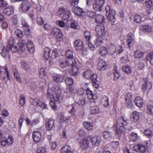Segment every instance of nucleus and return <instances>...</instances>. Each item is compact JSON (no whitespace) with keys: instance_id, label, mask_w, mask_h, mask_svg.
<instances>
[{"instance_id":"774afa93","label":"nucleus","mask_w":153,"mask_h":153,"mask_svg":"<svg viewBox=\"0 0 153 153\" xmlns=\"http://www.w3.org/2000/svg\"><path fill=\"white\" fill-rule=\"evenodd\" d=\"M37 152V153H47L45 148L43 147H38Z\"/></svg>"},{"instance_id":"39448f33","label":"nucleus","mask_w":153,"mask_h":153,"mask_svg":"<svg viewBox=\"0 0 153 153\" xmlns=\"http://www.w3.org/2000/svg\"><path fill=\"white\" fill-rule=\"evenodd\" d=\"M96 33L100 36H102L105 33V29L102 24L97 25L95 28Z\"/></svg>"},{"instance_id":"e433bc0d","label":"nucleus","mask_w":153,"mask_h":153,"mask_svg":"<svg viewBox=\"0 0 153 153\" xmlns=\"http://www.w3.org/2000/svg\"><path fill=\"white\" fill-rule=\"evenodd\" d=\"M145 65L143 61H138L135 62V66L138 70L142 69L144 67Z\"/></svg>"},{"instance_id":"5fc2aeb1","label":"nucleus","mask_w":153,"mask_h":153,"mask_svg":"<svg viewBox=\"0 0 153 153\" xmlns=\"http://www.w3.org/2000/svg\"><path fill=\"white\" fill-rule=\"evenodd\" d=\"M143 18L141 17L139 15H136L134 18V21L137 23H140L143 21Z\"/></svg>"},{"instance_id":"2eb2a0df","label":"nucleus","mask_w":153,"mask_h":153,"mask_svg":"<svg viewBox=\"0 0 153 153\" xmlns=\"http://www.w3.org/2000/svg\"><path fill=\"white\" fill-rule=\"evenodd\" d=\"M54 120H53L49 119L46 123V129L49 131L53 130L54 128Z\"/></svg>"},{"instance_id":"393cba45","label":"nucleus","mask_w":153,"mask_h":153,"mask_svg":"<svg viewBox=\"0 0 153 153\" xmlns=\"http://www.w3.org/2000/svg\"><path fill=\"white\" fill-rule=\"evenodd\" d=\"M74 98L76 102L80 105H82L85 103V97H77Z\"/></svg>"},{"instance_id":"f3484780","label":"nucleus","mask_w":153,"mask_h":153,"mask_svg":"<svg viewBox=\"0 0 153 153\" xmlns=\"http://www.w3.org/2000/svg\"><path fill=\"white\" fill-rule=\"evenodd\" d=\"M133 149L137 152L143 153L145 151V147L141 144L135 145L133 147Z\"/></svg>"},{"instance_id":"49530a36","label":"nucleus","mask_w":153,"mask_h":153,"mask_svg":"<svg viewBox=\"0 0 153 153\" xmlns=\"http://www.w3.org/2000/svg\"><path fill=\"white\" fill-rule=\"evenodd\" d=\"M66 60L68 66H75L76 65V61L73 58L67 59Z\"/></svg>"},{"instance_id":"bf43d9fd","label":"nucleus","mask_w":153,"mask_h":153,"mask_svg":"<svg viewBox=\"0 0 153 153\" xmlns=\"http://www.w3.org/2000/svg\"><path fill=\"white\" fill-rule=\"evenodd\" d=\"M102 7L98 4L96 2L95 3L93 4V8L94 10L96 11H100L102 10Z\"/></svg>"},{"instance_id":"6e6552de","label":"nucleus","mask_w":153,"mask_h":153,"mask_svg":"<svg viewBox=\"0 0 153 153\" xmlns=\"http://www.w3.org/2000/svg\"><path fill=\"white\" fill-rule=\"evenodd\" d=\"M31 7V5L29 1L27 0L23 1L21 3V8L24 12L29 11Z\"/></svg>"},{"instance_id":"7c9ffc66","label":"nucleus","mask_w":153,"mask_h":153,"mask_svg":"<svg viewBox=\"0 0 153 153\" xmlns=\"http://www.w3.org/2000/svg\"><path fill=\"white\" fill-rule=\"evenodd\" d=\"M95 20L97 23L101 24L104 22L105 18L102 15L98 14L96 16Z\"/></svg>"},{"instance_id":"473e14b6","label":"nucleus","mask_w":153,"mask_h":153,"mask_svg":"<svg viewBox=\"0 0 153 153\" xmlns=\"http://www.w3.org/2000/svg\"><path fill=\"white\" fill-rule=\"evenodd\" d=\"M74 88L70 86H68L65 91V92L66 93L67 97H71L73 94V91Z\"/></svg>"},{"instance_id":"412c9836","label":"nucleus","mask_w":153,"mask_h":153,"mask_svg":"<svg viewBox=\"0 0 153 153\" xmlns=\"http://www.w3.org/2000/svg\"><path fill=\"white\" fill-rule=\"evenodd\" d=\"M34 102H35L36 106H39L43 109L47 108V105L43 102H41L40 100L37 98H35L33 100Z\"/></svg>"},{"instance_id":"0e129e2a","label":"nucleus","mask_w":153,"mask_h":153,"mask_svg":"<svg viewBox=\"0 0 153 153\" xmlns=\"http://www.w3.org/2000/svg\"><path fill=\"white\" fill-rule=\"evenodd\" d=\"M14 33L19 38H22L23 36V33L22 31L19 29H16Z\"/></svg>"},{"instance_id":"603ef678","label":"nucleus","mask_w":153,"mask_h":153,"mask_svg":"<svg viewBox=\"0 0 153 153\" xmlns=\"http://www.w3.org/2000/svg\"><path fill=\"white\" fill-rule=\"evenodd\" d=\"M103 42V41L101 36H99L97 39L95 44L97 46H99L101 45Z\"/></svg>"},{"instance_id":"f257e3e1","label":"nucleus","mask_w":153,"mask_h":153,"mask_svg":"<svg viewBox=\"0 0 153 153\" xmlns=\"http://www.w3.org/2000/svg\"><path fill=\"white\" fill-rule=\"evenodd\" d=\"M114 127L116 128L117 129H119L121 133H123L125 129L129 131L133 129L130 126L128 121L122 117H120L117 119L114 124Z\"/></svg>"},{"instance_id":"a878e982","label":"nucleus","mask_w":153,"mask_h":153,"mask_svg":"<svg viewBox=\"0 0 153 153\" xmlns=\"http://www.w3.org/2000/svg\"><path fill=\"white\" fill-rule=\"evenodd\" d=\"M27 49L30 53H33L35 51V48L33 43L30 40H28L27 44Z\"/></svg>"},{"instance_id":"4d7b16f0","label":"nucleus","mask_w":153,"mask_h":153,"mask_svg":"<svg viewBox=\"0 0 153 153\" xmlns=\"http://www.w3.org/2000/svg\"><path fill=\"white\" fill-rule=\"evenodd\" d=\"M71 27L72 29L77 30L78 29V22L75 20L73 21L71 24Z\"/></svg>"},{"instance_id":"79ce46f5","label":"nucleus","mask_w":153,"mask_h":153,"mask_svg":"<svg viewBox=\"0 0 153 153\" xmlns=\"http://www.w3.org/2000/svg\"><path fill=\"white\" fill-rule=\"evenodd\" d=\"M21 65L23 69L27 71H29L31 69L29 65L25 61L22 62Z\"/></svg>"},{"instance_id":"de8ad7c7","label":"nucleus","mask_w":153,"mask_h":153,"mask_svg":"<svg viewBox=\"0 0 153 153\" xmlns=\"http://www.w3.org/2000/svg\"><path fill=\"white\" fill-rule=\"evenodd\" d=\"M50 49L48 48H45L44 50V56L46 60H47L48 58L51 56L50 55Z\"/></svg>"},{"instance_id":"7ed1b4c3","label":"nucleus","mask_w":153,"mask_h":153,"mask_svg":"<svg viewBox=\"0 0 153 153\" xmlns=\"http://www.w3.org/2000/svg\"><path fill=\"white\" fill-rule=\"evenodd\" d=\"M74 49L76 51L82 50V53L83 54L85 50H83L84 48V43L82 40L77 39L76 40L74 43Z\"/></svg>"},{"instance_id":"9d476101","label":"nucleus","mask_w":153,"mask_h":153,"mask_svg":"<svg viewBox=\"0 0 153 153\" xmlns=\"http://www.w3.org/2000/svg\"><path fill=\"white\" fill-rule=\"evenodd\" d=\"M135 37L134 35L131 33H129L127 35V42L128 46L131 47L135 42Z\"/></svg>"},{"instance_id":"cd10ccee","label":"nucleus","mask_w":153,"mask_h":153,"mask_svg":"<svg viewBox=\"0 0 153 153\" xmlns=\"http://www.w3.org/2000/svg\"><path fill=\"white\" fill-rule=\"evenodd\" d=\"M135 105L139 107H142L143 104V101L141 97H137L134 100Z\"/></svg>"},{"instance_id":"1a4fd4ad","label":"nucleus","mask_w":153,"mask_h":153,"mask_svg":"<svg viewBox=\"0 0 153 153\" xmlns=\"http://www.w3.org/2000/svg\"><path fill=\"white\" fill-rule=\"evenodd\" d=\"M107 67V64L105 60L102 59H98L97 63V68L99 70L104 71L106 69Z\"/></svg>"},{"instance_id":"680f3d73","label":"nucleus","mask_w":153,"mask_h":153,"mask_svg":"<svg viewBox=\"0 0 153 153\" xmlns=\"http://www.w3.org/2000/svg\"><path fill=\"white\" fill-rule=\"evenodd\" d=\"M25 103V97L22 94H21L20 95V98L19 100V104L22 106H23Z\"/></svg>"},{"instance_id":"4be33fe9","label":"nucleus","mask_w":153,"mask_h":153,"mask_svg":"<svg viewBox=\"0 0 153 153\" xmlns=\"http://www.w3.org/2000/svg\"><path fill=\"white\" fill-rule=\"evenodd\" d=\"M152 88V85L150 82L147 80L145 81L144 83L143 84L142 88L143 90H146L149 92Z\"/></svg>"},{"instance_id":"864d4df0","label":"nucleus","mask_w":153,"mask_h":153,"mask_svg":"<svg viewBox=\"0 0 153 153\" xmlns=\"http://www.w3.org/2000/svg\"><path fill=\"white\" fill-rule=\"evenodd\" d=\"M84 35L86 41L88 42L90 41L91 38L90 32L88 31H85L84 33Z\"/></svg>"},{"instance_id":"052dcab7","label":"nucleus","mask_w":153,"mask_h":153,"mask_svg":"<svg viewBox=\"0 0 153 153\" xmlns=\"http://www.w3.org/2000/svg\"><path fill=\"white\" fill-rule=\"evenodd\" d=\"M65 81L66 84L69 85H71L73 84L74 81L72 78L71 77L66 78Z\"/></svg>"},{"instance_id":"aec40b11","label":"nucleus","mask_w":153,"mask_h":153,"mask_svg":"<svg viewBox=\"0 0 153 153\" xmlns=\"http://www.w3.org/2000/svg\"><path fill=\"white\" fill-rule=\"evenodd\" d=\"M72 11L75 14L78 16H82L84 13V11L82 8L76 6L73 7Z\"/></svg>"},{"instance_id":"c9c22d12","label":"nucleus","mask_w":153,"mask_h":153,"mask_svg":"<svg viewBox=\"0 0 153 153\" xmlns=\"http://www.w3.org/2000/svg\"><path fill=\"white\" fill-rule=\"evenodd\" d=\"M92 73L90 70H87L82 73V76L86 79H88L91 78Z\"/></svg>"},{"instance_id":"ea45409f","label":"nucleus","mask_w":153,"mask_h":153,"mask_svg":"<svg viewBox=\"0 0 153 153\" xmlns=\"http://www.w3.org/2000/svg\"><path fill=\"white\" fill-rule=\"evenodd\" d=\"M4 71L3 72L5 76L2 77V78L4 81L6 82L7 81L10 80L9 74L7 70V68L6 67L4 68Z\"/></svg>"},{"instance_id":"c85d7f7f","label":"nucleus","mask_w":153,"mask_h":153,"mask_svg":"<svg viewBox=\"0 0 153 153\" xmlns=\"http://www.w3.org/2000/svg\"><path fill=\"white\" fill-rule=\"evenodd\" d=\"M53 80L57 83L63 81V78L62 76L58 74H56L52 76Z\"/></svg>"},{"instance_id":"2f4dec72","label":"nucleus","mask_w":153,"mask_h":153,"mask_svg":"<svg viewBox=\"0 0 153 153\" xmlns=\"http://www.w3.org/2000/svg\"><path fill=\"white\" fill-rule=\"evenodd\" d=\"M102 135L105 139L110 140L112 138L113 134L108 131H105L102 133Z\"/></svg>"},{"instance_id":"a18cd8bd","label":"nucleus","mask_w":153,"mask_h":153,"mask_svg":"<svg viewBox=\"0 0 153 153\" xmlns=\"http://www.w3.org/2000/svg\"><path fill=\"white\" fill-rule=\"evenodd\" d=\"M129 137L131 141L133 142L136 141L138 138L137 134L133 132L130 133L129 135Z\"/></svg>"},{"instance_id":"338daca9","label":"nucleus","mask_w":153,"mask_h":153,"mask_svg":"<svg viewBox=\"0 0 153 153\" xmlns=\"http://www.w3.org/2000/svg\"><path fill=\"white\" fill-rule=\"evenodd\" d=\"M145 4L148 8H150L153 6V3L151 0H146Z\"/></svg>"},{"instance_id":"9b49d317","label":"nucleus","mask_w":153,"mask_h":153,"mask_svg":"<svg viewBox=\"0 0 153 153\" xmlns=\"http://www.w3.org/2000/svg\"><path fill=\"white\" fill-rule=\"evenodd\" d=\"M107 49L108 54L113 55L116 51V47L114 44L111 43L107 46Z\"/></svg>"},{"instance_id":"09e8293b","label":"nucleus","mask_w":153,"mask_h":153,"mask_svg":"<svg viewBox=\"0 0 153 153\" xmlns=\"http://www.w3.org/2000/svg\"><path fill=\"white\" fill-rule=\"evenodd\" d=\"M84 126L85 128L88 131L92 129L93 126L92 124L90 122L85 121L84 123Z\"/></svg>"},{"instance_id":"a19ab883","label":"nucleus","mask_w":153,"mask_h":153,"mask_svg":"<svg viewBox=\"0 0 153 153\" xmlns=\"http://www.w3.org/2000/svg\"><path fill=\"white\" fill-rule=\"evenodd\" d=\"M90 111L91 114H94L98 113L100 112V109L97 105L91 107L90 108Z\"/></svg>"},{"instance_id":"4c0bfd02","label":"nucleus","mask_w":153,"mask_h":153,"mask_svg":"<svg viewBox=\"0 0 153 153\" xmlns=\"http://www.w3.org/2000/svg\"><path fill=\"white\" fill-rule=\"evenodd\" d=\"M144 53L139 50H137L134 52V57L135 59L141 58L143 55Z\"/></svg>"},{"instance_id":"bb28decb","label":"nucleus","mask_w":153,"mask_h":153,"mask_svg":"<svg viewBox=\"0 0 153 153\" xmlns=\"http://www.w3.org/2000/svg\"><path fill=\"white\" fill-rule=\"evenodd\" d=\"M101 102L102 105L105 108L108 107L109 105L108 98L105 96L101 99Z\"/></svg>"},{"instance_id":"f03ea898","label":"nucleus","mask_w":153,"mask_h":153,"mask_svg":"<svg viewBox=\"0 0 153 153\" xmlns=\"http://www.w3.org/2000/svg\"><path fill=\"white\" fill-rule=\"evenodd\" d=\"M53 98L54 100L59 103H61L63 101V97L62 94V90L59 86L54 88L53 91Z\"/></svg>"},{"instance_id":"5701e85b","label":"nucleus","mask_w":153,"mask_h":153,"mask_svg":"<svg viewBox=\"0 0 153 153\" xmlns=\"http://www.w3.org/2000/svg\"><path fill=\"white\" fill-rule=\"evenodd\" d=\"M100 54L103 58L105 57L106 55L108 53L107 48L104 46L101 47L98 50Z\"/></svg>"},{"instance_id":"3c124183","label":"nucleus","mask_w":153,"mask_h":153,"mask_svg":"<svg viewBox=\"0 0 153 153\" xmlns=\"http://www.w3.org/2000/svg\"><path fill=\"white\" fill-rule=\"evenodd\" d=\"M147 109L148 114L151 116H153V104L149 105Z\"/></svg>"},{"instance_id":"b1692460","label":"nucleus","mask_w":153,"mask_h":153,"mask_svg":"<svg viewBox=\"0 0 153 153\" xmlns=\"http://www.w3.org/2000/svg\"><path fill=\"white\" fill-rule=\"evenodd\" d=\"M14 9L12 6H9L4 9L3 13L7 16H10L13 13Z\"/></svg>"},{"instance_id":"0eeeda50","label":"nucleus","mask_w":153,"mask_h":153,"mask_svg":"<svg viewBox=\"0 0 153 153\" xmlns=\"http://www.w3.org/2000/svg\"><path fill=\"white\" fill-rule=\"evenodd\" d=\"M125 98L126 103L127 104L128 107L130 108L133 105V103L132 102V97L131 93L129 92L126 93Z\"/></svg>"},{"instance_id":"a211bd4d","label":"nucleus","mask_w":153,"mask_h":153,"mask_svg":"<svg viewBox=\"0 0 153 153\" xmlns=\"http://www.w3.org/2000/svg\"><path fill=\"white\" fill-rule=\"evenodd\" d=\"M80 148L82 149L85 150L88 149L89 146V143L87 139L84 138L82 141L80 142Z\"/></svg>"},{"instance_id":"8fccbe9b","label":"nucleus","mask_w":153,"mask_h":153,"mask_svg":"<svg viewBox=\"0 0 153 153\" xmlns=\"http://www.w3.org/2000/svg\"><path fill=\"white\" fill-rule=\"evenodd\" d=\"M144 134L148 138H151L153 135V132L149 129H146L144 131Z\"/></svg>"},{"instance_id":"c756f323","label":"nucleus","mask_w":153,"mask_h":153,"mask_svg":"<svg viewBox=\"0 0 153 153\" xmlns=\"http://www.w3.org/2000/svg\"><path fill=\"white\" fill-rule=\"evenodd\" d=\"M61 153H73V152L70 146L65 145L61 148Z\"/></svg>"},{"instance_id":"f8f14e48","label":"nucleus","mask_w":153,"mask_h":153,"mask_svg":"<svg viewBox=\"0 0 153 153\" xmlns=\"http://www.w3.org/2000/svg\"><path fill=\"white\" fill-rule=\"evenodd\" d=\"M101 140V137L96 136L91 138V144L93 146H98L100 145Z\"/></svg>"},{"instance_id":"6ab92c4d","label":"nucleus","mask_w":153,"mask_h":153,"mask_svg":"<svg viewBox=\"0 0 153 153\" xmlns=\"http://www.w3.org/2000/svg\"><path fill=\"white\" fill-rule=\"evenodd\" d=\"M115 12L114 11H112L110 13L106 15L107 16V19L112 25L114 24L115 21Z\"/></svg>"},{"instance_id":"69168bd1","label":"nucleus","mask_w":153,"mask_h":153,"mask_svg":"<svg viewBox=\"0 0 153 153\" xmlns=\"http://www.w3.org/2000/svg\"><path fill=\"white\" fill-rule=\"evenodd\" d=\"M76 106L75 104H73L72 107L70 111V113L72 115L75 116L76 114Z\"/></svg>"},{"instance_id":"e2e57ef3","label":"nucleus","mask_w":153,"mask_h":153,"mask_svg":"<svg viewBox=\"0 0 153 153\" xmlns=\"http://www.w3.org/2000/svg\"><path fill=\"white\" fill-rule=\"evenodd\" d=\"M65 56L67 59L73 58V53L72 51L68 50L65 53Z\"/></svg>"},{"instance_id":"f704fd0d","label":"nucleus","mask_w":153,"mask_h":153,"mask_svg":"<svg viewBox=\"0 0 153 153\" xmlns=\"http://www.w3.org/2000/svg\"><path fill=\"white\" fill-rule=\"evenodd\" d=\"M141 30L144 32H150L152 30L151 27L148 25H141L140 27Z\"/></svg>"},{"instance_id":"6e6d98bb","label":"nucleus","mask_w":153,"mask_h":153,"mask_svg":"<svg viewBox=\"0 0 153 153\" xmlns=\"http://www.w3.org/2000/svg\"><path fill=\"white\" fill-rule=\"evenodd\" d=\"M84 90L82 88H79L77 91V97H85L86 94L84 93Z\"/></svg>"},{"instance_id":"dca6fc26","label":"nucleus","mask_w":153,"mask_h":153,"mask_svg":"<svg viewBox=\"0 0 153 153\" xmlns=\"http://www.w3.org/2000/svg\"><path fill=\"white\" fill-rule=\"evenodd\" d=\"M9 51V48L7 49V48L5 49L4 44L2 43H0V53L3 57H5L7 53H8Z\"/></svg>"},{"instance_id":"37998d69","label":"nucleus","mask_w":153,"mask_h":153,"mask_svg":"<svg viewBox=\"0 0 153 153\" xmlns=\"http://www.w3.org/2000/svg\"><path fill=\"white\" fill-rule=\"evenodd\" d=\"M122 69L123 72L128 74H130L132 71L131 68L128 65H126L123 67Z\"/></svg>"},{"instance_id":"20e7f679","label":"nucleus","mask_w":153,"mask_h":153,"mask_svg":"<svg viewBox=\"0 0 153 153\" xmlns=\"http://www.w3.org/2000/svg\"><path fill=\"white\" fill-rule=\"evenodd\" d=\"M43 132V130H39L33 132L32 137L34 142L37 143L40 140L42 133Z\"/></svg>"},{"instance_id":"4468645a","label":"nucleus","mask_w":153,"mask_h":153,"mask_svg":"<svg viewBox=\"0 0 153 153\" xmlns=\"http://www.w3.org/2000/svg\"><path fill=\"white\" fill-rule=\"evenodd\" d=\"M86 93L88 98L90 99H93L94 100H96L98 98V95L97 94L94 93V94L92 91L90 90L88 88L86 89Z\"/></svg>"},{"instance_id":"423d86ee","label":"nucleus","mask_w":153,"mask_h":153,"mask_svg":"<svg viewBox=\"0 0 153 153\" xmlns=\"http://www.w3.org/2000/svg\"><path fill=\"white\" fill-rule=\"evenodd\" d=\"M51 33L57 38L61 39L63 37L62 31L58 28L55 27L52 28L51 31Z\"/></svg>"},{"instance_id":"ddd939ff","label":"nucleus","mask_w":153,"mask_h":153,"mask_svg":"<svg viewBox=\"0 0 153 153\" xmlns=\"http://www.w3.org/2000/svg\"><path fill=\"white\" fill-rule=\"evenodd\" d=\"M139 113L136 111H134L131 114V121L133 123L136 122L139 119Z\"/></svg>"},{"instance_id":"13d9d810","label":"nucleus","mask_w":153,"mask_h":153,"mask_svg":"<svg viewBox=\"0 0 153 153\" xmlns=\"http://www.w3.org/2000/svg\"><path fill=\"white\" fill-rule=\"evenodd\" d=\"M71 15V11L70 10L67 11L63 15L62 19L64 20H66L68 19L70 17Z\"/></svg>"},{"instance_id":"72a5a7b5","label":"nucleus","mask_w":153,"mask_h":153,"mask_svg":"<svg viewBox=\"0 0 153 153\" xmlns=\"http://www.w3.org/2000/svg\"><path fill=\"white\" fill-rule=\"evenodd\" d=\"M59 65L60 67L62 68H65L68 66L66 60L64 58L59 59Z\"/></svg>"},{"instance_id":"58836bf2","label":"nucleus","mask_w":153,"mask_h":153,"mask_svg":"<svg viewBox=\"0 0 153 153\" xmlns=\"http://www.w3.org/2000/svg\"><path fill=\"white\" fill-rule=\"evenodd\" d=\"M26 41L25 39H21L19 41L18 43V46L20 48L22 52L24 51L25 49L24 48H23V47L25 45Z\"/></svg>"},{"instance_id":"c03bdc74","label":"nucleus","mask_w":153,"mask_h":153,"mask_svg":"<svg viewBox=\"0 0 153 153\" xmlns=\"http://www.w3.org/2000/svg\"><path fill=\"white\" fill-rule=\"evenodd\" d=\"M39 76L40 78H43L46 75L45 69L44 68H41L39 69Z\"/></svg>"}]
</instances>
